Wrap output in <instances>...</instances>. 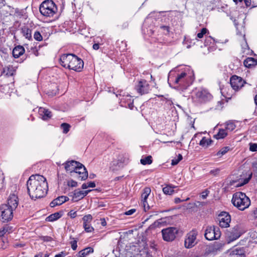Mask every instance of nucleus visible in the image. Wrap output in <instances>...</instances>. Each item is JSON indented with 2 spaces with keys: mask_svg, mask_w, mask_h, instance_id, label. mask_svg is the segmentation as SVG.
<instances>
[{
  "mask_svg": "<svg viewBox=\"0 0 257 257\" xmlns=\"http://www.w3.org/2000/svg\"><path fill=\"white\" fill-rule=\"evenodd\" d=\"M27 188L32 199L43 198L46 195L48 190L47 180L42 175H32L27 182Z\"/></svg>",
  "mask_w": 257,
  "mask_h": 257,
  "instance_id": "1",
  "label": "nucleus"
},
{
  "mask_svg": "<svg viewBox=\"0 0 257 257\" xmlns=\"http://www.w3.org/2000/svg\"><path fill=\"white\" fill-rule=\"evenodd\" d=\"M59 63L63 67L76 72H81L83 68V60L73 54H63L59 58Z\"/></svg>",
  "mask_w": 257,
  "mask_h": 257,
  "instance_id": "2",
  "label": "nucleus"
},
{
  "mask_svg": "<svg viewBox=\"0 0 257 257\" xmlns=\"http://www.w3.org/2000/svg\"><path fill=\"white\" fill-rule=\"evenodd\" d=\"M231 202L234 206L241 211L248 208L250 204L249 198L241 192H236L233 195Z\"/></svg>",
  "mask_w": 257,
  "mask_h": 257,
  "instance_id": "3",
  "label": "nucleus"
},
{
  "mask_svg": "<svg viewBox=\"0 0 257 257\" xmlns=\"http://www.w3.org/2000/svg\"><path fill=\"white\" fill-rule=\"evenodd\" d=\"M58 11L57 7L52 0H46L42 3L39 7L41 15L45 17H53Z\"/></svg>",
  "mask_w": 257,
  "mask_h": 257,
  "instance_id": "4",
  "label": "nucleus"
},
{
  "mask_svg": "<svg viewBox=\"0 0 257 257\" xmlns=\"http://www.w3.org/2000/svg\"><path fill=\"white\" fill-rule=\"evenodd\" d=\"M221 236V231L218 227L208 226L205 231L204 236L207 240L218 239Z\"/></svg>",
  "mask_w": 257,
  "mask_h": 257,
  "instance_id": "5",
  "label": "nucleus"
},
{
  "mask_svg": "<svg viewBox=\"0 0 257 257\" xmlns=\"http://www.w3.org/2000/svg\"><path fill=\"white\" fill-rule=\"evenodd\" d=\"M13 210L7 204H2L0 207V216L3 222H8L13 218Z\"/></svg>",
  "mask_w": 257,
  "mask_h": 257,
  "instance_id": "6",
  "label": "nucleus"
},
{
  "mask_svg": "<svg viewBox=\"0 0 257 257\" xmlns=\"http://www.w3.org/2000/svg\"><path fill=\"white\" fill-rule=\"evenodd\" d=\"M178 233V229L174 227H170L162 230L163 238L166 241L174 240Z\"/></svg>",
  "mask_w": 257,
  "mask_h": 257,
  "instance_id": "7",
  "label": "nucleus"
},
{
  "mask_svg": "<svg viewBox=\"0 0 257 257\" xmlns=\"http://www.w3.org/2000/svg\"><path fill=\"white\" fill-rule=\"evenodd\" d=\"M197 232L195 229H193L188 232L186 236L184 241V245L186 248H190L195 245Z\"/></svg>",
  "mask_w": 257,
  "mask_h": 257,
  "instance_id": "8",
  "label": "nucleus"
},
{
  "mask_svg": "<svg viewBox=\"0 0 257 257\" xmlns=\"http://www.w3.org/2000/svg\"><path fill=\"white\" fill-rule=\"evenodd\" d=\"M79 169L74 170L71 174V176L78 180L83 181L85 180L88 178V172L85 166L82 164V166H78Z\"/></svg>",
  "mask_w": 257,
  "mask_h": 257,
  "instance_id": "9",
  "label": "nucleus"
},
{
  "mask_svg": "<svg viewBox=\"0 0 257 257\" xmlns=\"http://www.w3.org/2000/svg\"><path fill=\"white\" fill-rule=\"evenodd\" d=\"M135 89L139 94L143 95L149 93L150 86L146 80L141 79L135 86Z\"/></svg>",
  "mask_w": 257,
  "mask_h": 257,
  "instance_id": "10",
  "label": "nucleus"
},
{
  "mask_svg": "<svg viewBox=\"0 0 257 257\" xmlns=\"http://www.w3.org/2000/svg\"><path fill=\"white\" fill-rule=\"evenodd\" d=\"M219 225L222 228L228 227L231 221L229 214L226 212H221L218 217Z\"/></svg>",
  "mask_w": 257,
  "mask_h": 257,
  "instance_id": "11",
  "label": "nucleus"
},
{
  "mask_svg": "<svg viewBox=\"0 0 257 257\" xmlns=\"http://www.w3.org/2000/svg\"><path fill=\"white\" fill-rule=\"evenodd\" d=\"M245 82L243 79L236 75H233L230 79V84L235 91H238L244 85Z\"/></svg>",
  "mask_w": 257,
  "mask_h": 257,
  "instance_id": "12",
  "label": "nucleus"
},
{
  "mask_svg": "<svg viewBox=\"0 0 257 257\" xmlns=\"http://www.w3.org/2000/svg\"><path fill=\"white\" fill-rule=\"evenodd\" d=\"M63 165L64 166L66 171H69L70 174H72V172H74V170L79 169V168L78 166H82V164L74 160L66 161Z\"/></svg>",
  "mask_w": 257,
  "mask_h": 257,
  "instance_id": "13",
  "label": "nucleus"
},
{
  "mask_svg": "<svg viewBox=\"0 0 257 257\" xmlns=\"http://www.w3.org/2000/svg\"><path fill=\"white\" fill-rule=\"evenodd\" d=\"M230 255L231 257H245V248L244 247H233Z\"/></svg>",
  "mask_w": 257,
  "mask_h": 257,
  "instance_id": "14",
  "label": "nucleus"
},
{
  "mask_svg": "<svg viewBox=\"0 0 257 257\" xmlns=\"http://www.w3.org/2000/svg\"><path fill=\"white\" fill-rule=\"evenodd\" d=\"M8 203L7 205H9V207H11L13 210H15L19 203V199L18 196L15 194H11L7 200Z\"/></svg>",
  "mask_w": 257,
  "mask_h": 257,
  "instance_id": "15",
  "label": "nucleus"
},
{
  "mask_svg": "<svg viewBox=\"0 0 257 257\" xmlns=\"http://www.w3.org/2000/svg\"><path fill=\"white\" fill-rule=\"evenodd\" d=\"M91 190L80 191L75 190L73 193L72 200L74 202L78 201L86 196Z\"/></svg>",
  "mask_w": 257,
  "mask_h": 257,
  "instance_id": "16",
  "label": "nucleus"
},
{
  "mask_svg": "<svg viewBox=\"0 0 257 257\" xmlns=\"http://www.w3.org/2000/svg\"><path fill=\"white\" fill-rule=\"evenodd\" d=\"M187 80V74L185 72H182L181 74H178L175 78L174 83L180 85L185 86L186 87L189 85V84L186 83Z\"/></svg>",
  "mask_w": 257,
  "mask_h": 257,
  "instance_id": "17",
  "label": "nucleus"
},
{
  "mask_svg": "<svg viewBox=\"0 0 257 257\" xmlns=\"http://www.w3.org/2000/svg\"><path fill=\"white\" fill-rule=\"evenodd\" d=\"M18 67L14 65H8L3 68L2 73L6 74L8 76H12L16 74Z\"/></svg>",
  "mask_w": 257,
  "mask_h": 257,
  "instance_id": "18",
  "label": "nucleus"
},
{
  "mask_svg": "<svg viewBox=\"0 0 257 257\" xmlns=\"http://www.w3.org/2000/svg\"><path fill=\"white\" fill-rule=\"evenodd\" d=\"M39 113L42 116V119L44 120H47L51 118L52 112L48 109L43 107H40L39 110Z\"/></svg>",
  "mask_w": 257,
  "mask_h": 257,
  "instance_id": "19",
  "label": "nucleus"
},
{
  "mask_svg": "<svg viewBox=\"0 0 257 257\" xmlns=\"http://www.w3.org/2000/svg\"><path fill=\"white\" fill-rule=\"evenodd\" d=\"M25 52V49L22 46H18L14 48L13 51V55L15 58H19Z\"/></svg>",
  "mask_w": 257,
  "mask_h": 257,
  "instance_id": "20",
  "label": "nucleus"
},
{
  "mask_svg": "<svg viewBox=\"0 0 257 257\" xmlns=\"http://www.w3.org/2000/svg\"><path fill=\"white\" fill-rule=\"evenodd\" d=\"M243 64L245 67L250 68L257 65V60L251 57H248L244 60Z\"/></svg>",
  "mask_w": 257,
  "mask_h": 257,
  "instance_id": "21",
  "label": "nucleus"
},
{
  "mask_svg": "<svg viewBox=\"0 0 257 257\" xmlns=\"http://www.w3.org/2000/svg\"><path fill=\"white\" fill-rule=\"evenodd\" d=\"M21 33L24 37L29 40H32V31L27 26H24L21 29Z\"/></svg>",
  "mask_w": 257,
  "mask_h": 257,
  "instance_id": "22",
  "label": "nucleus"
},
{
  "mask_svg": "<svg viewBox=\"0 0 257 257\" xmlns=\"http://www.w3.org/2000/svg\"><path fill=\"white\" fill-rule=\"evenodd\" d=\"M93 248L91 247H86L79 251L76 255L77 257H85L89 253L93 252Z\"/></svg>",
  "mask_w": 257,
  "mask_h": 257,
  "instance_id": "23",
  "label": "nucleus"
},
{
  "mask_svg": "<svg viewBox=\"0 0 257 257\" xmlns=\"http://www.w3.org/2000/svg\"><path fill=\"white\" fill-rule=\"evenodd\" d=\"M232 97H225L222 98L220 100L217 101V105L216 106V109H221L223 107L224 105L227 104Z\"/></svg>",
  "mask_w": 257,
  "mask_h": 257,
  "instance_id": "24",
  "label": "nucleus"
},
{
  "mask_svg": "<svg viewBox=\"0 0 257 257\" xmlns=\"http://www.w3.org/2000/svg\"><path fill=\"white\" fill-rule=\"evenodd\" d=\"M227 135V133L226 130L220 128L218 132L214 135V138L217 140L222 139L226 137Z\"/></svg>",
  "mask_w": 257,
  "mask_h": 257,
  "instance_id": "25",
  "label": "nucleus"
},
{
  "mask_svg": "<svg viewBox=\"0 0 257 257\" xmlns=\"http://www.w3.org/2000/svg\"><path fill=\"white\" fill-rule=\"evenodd\" d=\"M62 216V214L59 212H55L54 213H53L51 215H50L49 216H48L46 218V221H55L59 218H60Z\"/></svg>",
  "mask_w": 257,
  "mask_h": 257,
  "instance_id": "26",
  "label": "nucleus"
},
{
  "mask_svg": "<svg viewBox=\"0 0 257 257\" xmlns=\"http://www.w3.org/2000/svg\"><path fill=\"white\" fill-rule=\"evenodd\" d=\"M176 188V186L169 185L163 188V191L165 194L170 195L174 193V188Z\"/></svg>",
  "mask_w": 257,
  "mask_h": 257,
  "instance_id": "27",
  "label": "nucleus"
},
{
  "mask_svg": "<svg viewBox=\"0 0 257 257\" xmlns=\"http://www.w3.org/2000/svg\"><path fill=\"white\" fill-rule=\"evenodd\" d=\"M238 226L236 225L234 226L231 232L232 240H236L240 236V233L238 232Z\"/></svg>",
  "mask_w": 257,
  "mask_h": 257,
  "instance_id": "28",
  "label": "nucleus"
},
{
  "mask_svg": "<svg viewBox=\"0 0 257 257\" xmlns=\"http://www.w3.org/2000/svg\"><path fill=\"white\" fill-rule=\"evenodd\" d=\"M213 142V141L209 139H207L205 137H203L201 140L200 141L199 145L202 147H208L210 146L211 143Z\"/></svg>",
  "mask_w": 257,
  "mask_h": 257,
  "instance_id": "29",
  "label": "nucleus"
},
{
  "mask_svg": "<svg viewBox=\"0 0 257 257\" xmlns=\"http://www.w3.org/2000/svg\"><path fill=\"white\" fill-rule=\"evenodd\" d=\"M151 191V189L149 187L145 188L141 195L142 200H147Z\"/></svg>",
  "mask_w": 257,
  "mask_h": 257,
  "instance_id": "30",
  "label": "nucleus"
},
{
  "mask_svg": "<svg viewBox=\"0 0 257 257\" xmlns=\"http://www.w3.org/2000/svg\"><path fill=\"white\" fill-rule=\"evenodd\" d=\"M229 150L230 148L229 147H223L220 150H219L216 154H214V156H216L218 158H220L223 155L227 153Z\"/></svg>",
  "mask_w": 257,
  "mask_h": 257,
  "instance_id": "31",
  "label": "nucleus"
},
{
  "mask_svg": "<svg viewBox=\"0 0 257 257\" xmlns=\"http://www.w3.org/2000/svg\"><path fill=\"white\" fill-rule=\"evenodd\" d=\"M141 163L144 165H150L152 163V157L151 156H148L144 158L141 159Z\"/></svg>",
  "mask_w": 257,
  "mask_h": 257,
  "instance_id": "32",
  "label": "nucleus"
},
{
  "mask_svg": "<svg viewBox=\"0 0 257 257\" xmlns=\"http://www.w3.org/2000/svg\"><path fill=\"white\" fill-rule=\"evenodd\" d=\"M209 93L207 89L205 88H200L198 90L196 96H208Z\"/></svg>",
  "mask_w": 257,
  "mask_h": 257,
  "instance_id": "33",
  "label": "nucleus"
},
{
  "mask_svg": "<svg viewBox=\"0 0 257 257\" xmlns=\"http://www.w3.org/2000/svg\"><path fill=\"white\" fill-rule=\"evenodd\" d=\"M56 200H57V202L59 205L62 204L63 203L66 202V201L69 200V198L65 196H61L58 197L55 199Z\"/></svg>",
  "mask_w": 257,
  "mask_h": 257,
  "instance_id": "34",
  "label": "nucleus"
},
{
  "mask_svg": "<svg viewBox=\"0 0 257 257\" xmlns=\"http://www.w3.org/2000/svg\"><path fill=\"white\" fill-rule=\"evenodd\" d=\"M248 177L244 179L242 182L238 183V184H237L236 185V186L240 187V186H242L247 184L249 181V180L251 179L252 176V173L251 172H249L248 174Z\"/></svg>",
  "mask_w": 257,
  "mask_h": 257,
  "instance_id": "35",
  "label": "nucleus"
},
{
  "mask_svg": "<svg viewBox=\"0 0 257 257\" xmlns=\"http://www.w3.org/2000/svg\"><path fill=\"white\" fill-rule=\"evenodd\" d=\"M215 43V40L211 36L206 37L204 45L206 46H210L211 44L213 45Z\"/></svg>",
  "mask_w": 257,
  "mask_h": 257,
  "instance_id": "36",
  "label": "nucleus"
},
{
  "mask_svg": "<svg viewBox=\"0 0 257 257\" xmlns=\"http://www.w3.org/2000/svg\"><path fill=\"white\" fill-rule=\"evenodd\" d=\"M71 126L67 123H63L61 124V128L63 130L64 134H67L70 130Z\"/></svg>",
  "mask_w": 257,
  "mask_h": 257,
  "instance_id": "37",
  "label": "nucleus"
},
{
  "mask_svg": "<svg viewBox=\"0 0 257 257\" xmlns=\"http://www.w3.org/2000/svg\"><path fill=\"white\" fill-rule=\"evenodd\" d=\"M236 125L232 121L227 122L226 123L225 130H229V131H232L235 128Z\"/></svg>",
  "mask_w": 257,
  "mask_h": 257,
  "instance_id": "38",
  "label": "nucleus"
},
{
  "mask_svg": "<svg viewBox=\"0 0 257 257\" xmlns=\"http://www.w3.org/2000/svg\"><path fill=\"white\" fill-rule=\"evenodd\" d=\"M154 14H155V13H151L146 18V19L145 20V22H144V27H145L150 22H153V16H154Z\"/></svg>",
  "mask_w": 257,
  "mask_h": 257,
  "instance_id": "39",
  "label": "nucleus"
},
{
  "mask_svg": "<svg viewBox=\"0 0 257 257\" xmlns=\"http://www.w3.org/2000/svg\"><path fill=\"white\" fill-rule=\"evenodd\" d=\"M207 33H209L208 30L206 28H203L201 30V31L197 34V37L198 38H202Z\"/></svg>",
  "mask_w": 257,
  "mask_h": 257,
  "instance_id": "40",
  "label": "nucleus"
},
{
  "mask_svg": "<svg viewBox=\"0 0 257 257\" xmlns=\"http://www.w3.org/2000/svg\"><path fill=\"white\" fill-rule=\"evenodd\" d=\"M82 220L83 224L89 223L92 220V217L90 214L86 215L83 216Z\"/></svg>",
  "mask_w": 257,
  "mask_h": 257,
  "instance_id": "41",
  "label": "nucleus"
},
{
  "mask_svg": "<svg viewBox=\"0 0 257 257\" xmlns=\"http://www.w3.org/2000/svg\"><path fill=\"white\" fill-rule=\"evenodd\" d=\"M83 225L85 231L87 232H91L94 230L93 227L89 223L83 224Z\"/></svg>",
  "mask_w": 257,
  "mask_h": 257,
  "instance_id": "42",
  "label": "nucleus"
},
{
  "mask_svg": "<svg viewBox=\"0 0 257 257\" xmlns=\"http://www.w3.org/2000/svg\"><path fill=\"white\" fill-rule=\"evenodd\" d=\"M3 228L4 229V230L6 233H7L9 234L12 232L13 231V227L8 224L5 225L3 227Z\"/></svg>",
  "mask_w": 257,
  "mask_h": 257,
  "instance_id": "43",
  "label": "nucleus"
},
{
  "mask_svg": "<svg viewBox=\"0 0 257 257\" xmlns=\"http://www.w3.org/2000/svg\"><path fill=\"white\" fill-rule=\"evenodd\" d=\"M67 184L69 187H75L78 186L77 182L72 179L68 180L67 182Z\"/></svg>",
  "mask_w": 257,
  "mask_h": 257,
  "instance_id": "44",
  "label": "nucleus"
},
{
  "mask_svg": "<svg viewBox=\"0 0 257 257\" xmlns=\"http://www.w3.org/2000/svg\"><path fill=\"white\" fill-rule=\"evenodd\" d=\"M34 38L36 40H37L38 41H40L42 40V39H43L41 34L38 31H36L34 33Z\"/></svg>",
  "mask_w": 257,
  "mask_h": 257,
  "instance_id": "45",
  "label": "nucleus"
},
{
  "mask_svg": "<svg viewBox=\"0 0 257 257\" xmlns=\"http://www.w3.org/2000/svg\"><path fill=\"white\" fill-rule=\"evenodd\" d=\"M249 151L251 152H256L257 151V144L250 143L249 144Z\"/></svg>",
  "mask_w": 257,
  "mask_h": 257,
  "instance_id": "46",
  "label": "nucleus"
},
{
  "mask_svg": "<svg viewBox=\"0 0 257 257\" xmlns=\"http://www.w3.org/2000/svg\"><path fill=\"white\" fill-rule=\"evenodd\" d=\"M141 203L144 207L145 211H147L149 209L150 206L148 205L147 200H141Z\"/></svg>",
  "mask_w": 257,
  "mask_h": 257,
  "instance_id": "47",
  "label": "nucleus"
},
{
  "mask_svg": "<svg viewBox=\"0 0 257 257\" xmlns=\"http://www.w3.org/2000/svg\"><path fill=\"white\" fill-rule=\"evenodd\" d=\"M160 29L164 31V33L165 35H168L169 33L170 27L167 26H161Z\"/></svg>",
  "mask_w": 257,
  "mask_h": 257,
  "instance_id": "48",
  "label": "nucleus"
},
{
  "mask_svg": "<svg viewBox=\"0 0 257 257\" xmlns=\"http://www.w3.org/2000/svg\"><path fill=\"white\" fill-rule=\"evenodd\" d=\"M40 239L46 242L51 241L53 239L51 237L49 236H42L41 237H40Z\"/></svg>",
  "mask_w": 257,
  "mask_h": 257,
  "instance_id": "49",
  "label": "nucleus"
},
{
  "mask_svg": "<svg viewBox=\"0 0 257 257\" xmlns=\"http://www.w3.org/2000/svg\"><path fill=\"white\" fill-rule=\"evenodd\" d=\"M220 172V169L219 168H216L215 169L211 170L209 172V174L213 175L214 176H216L218 175Z\"/></svg>",
  "mask_w": 257,
  "mask_h": 257,
  "instance_id": "50",
  "label": "nucleus"
},
{
  "mask_svg": "<svg viewBox=\"0 0 257 257\" xmlns=\"http://www.w3.org/2000/svg\"><path fill=\"white\" fill-rule=\"evenodd\" d=\"M77 241L76 240H74L70 242L71 248L73 250H75L77 249Z\"/></svg>",
  "mask_w": 257,
  "mask_h": 257,
  "instance_id": "51",
  "label": "nucleus"
},
{
  "mask_svg": "<svg viewBox=\"0 0 257 257\" xmlns=\"http://www.w3.org/2000/svg\"><path fill=\"white\" fill-rule=\"evenodd\" d=\"M68 215L71 218H74L77 216V212L71 210L68 212Z\"/></svg>",
  "mask_w": 257,
  "mask_h": 257,
  "instance_id": "52",
  "label": "nucleus"
},
{
  "mask_svg": "<svg viewBox=\"0 0 257 257\" xmlns=\"http://www.w3.org/2000/svg\"><path fill=\"white\" fill-rule=\"evenodd\" d=\"M209 191L207 190H205L202 192L201 195V197L203 199H206L207 196L208 195Z\"/></svg>",
  "mask_w": 257,
  "mask_h": 257,
  "instance_id": "53",
  "label": "nucleus"
},
{
  "mask_svg": "<svg viewBox=\"0 0 257 257\" xmlns=\"http://www.w3.org/2000/svg\"><path fill=\"white\" fill-rule=\"evenodd\" d=\"M189 198H187L186 199L181 200L180 198L177 197L175 198L174 202L175 203H179L184 201H188L189 200Z\"/></svg>",
  "mask_w": 257,
  "mask_h": 257,
  "instance_id": "54",
  "label": "nucleus"
},
{
  "mask_svg": "<svg viewBox=\"0 0 257 257\" xmlns=\"http://www.w3.org/2000/svg\"><path fill=\"white\" fill-rule=\"evenodd\" d=\"M58 202H57V200H56V199H54L50 203V207H54L56 206H58Z\"/></svg>",
  "mask_w": 257,
  "mask_h": 257,
  "instance_id": "55",
  "label": "nucleus"
},
{
  "mask_svg": "<svg viewBox=\"0 0 257 257\" xmlns=\"http://www.w3.org/2000/svg\"><path fill=\"white\" fill-rule=\"evenodd\" d=\"M136 210L135 209H131L127 211H126L124 214L126 215H131L133 214L134 213L136 212Z\"/></svg>",
  "mask_w": 257,
  "mask_h": 257,
  "instance_id": "56",
  "label": "nucleus"
},
{
  "mask_svg": "<svg viewBox=\"0 0 257 257\" xmlns=\"http://www.w3.org/2000/svg\"><path fill=\"white\" fill-rule=\"evenodd\" d=\"M179 162L178 159H174L172 160L171 164L173 166H175L178 164Z\"/></svg>",
  "mask_w": 257,
  "mask_h": 257,
  "instance_id": "57",
  "label": "nucleus"
},
{
  "mask_svg": "<svg viewBox=\"0 0 257 257\" xmlns=\"http://www.w3.org/2000/svg\"><path fill=\"white\" fill-rule=\"evenodd\" d=\"M88 187L91 188H94L95 187V183L94 182H89L87 183Z\"/></svg>",
  "mask_w": 257,
  "mask_h": 257,
  "instance_id": "58",
  "label": "nucleus"
},
{
  "mask_svg": "<svg viewBox=\"0 0 257 257\" xmlns=\"http://www.w3.org/2000/svg\"><path fill=\"white\" fill-rule=\"evenodd\" d=\"M246 7H249L251 5V0H244Z\"/></svg>",
  "mask_w": 257,
  "mask_h": 257,
  "instance_id": "59",
  "label": "nucleus"
},
{
  "mask_svg": "<svg viewBox=\"0 0 257 257\" xmlns=\"http://www.w3.org/2000/svg\"><path fill=\"white\" fill-rule=\"evenodd\" d=\"M99 44L98 43H95L94 44H93V49L95 50H97L99 49Z\"/></svg>",
  "mask_w": 257,
  "mask_h": 257,
  "instance_id": "60",
  "label": "nucleus"
},
{
  "mask_svg": "<svg viewBox=\"0 0 257 257\" xmlns=\"http://www.w3.org/2000/svg\"><path fill=\"white\" fill-rule=\"evenodd\" d=\"M101 224L103 226H105L106 225V222L104 218L101 219Z\"/></svg>",
  "mask_w": 257,
  "mask_h": 257,
  "instance_id": "61",
  "label": "nucleus"
},
{
  "mask_svg": "<svg viewBox=\"0 0 257 257\" xmlns=\"http://www.w3.org/2000/svg\"><path fill=\"white\" fill-rule=\"evenodd\" d=\"M6 233L3 228V229L0 230V237L3 236Z\"/></svg>",
  "mask_w": 257,
  "mask_h": 257,
  "instance_id": "62",
  "label": "nucleus"
},
{
  "mask_svg": "<svg viewBox=\"0 0 257 257\" xmlns=\"http://www.w3.org/2000/svg\"><path fill=\"white\" fill-rule=\"evenodd\" d=\"M88 185H87V183H83L81 186V188L82 189H87V188H88V187L87 186Z\"/></svg>",
  "mask_w": 257,
  "mask_h": 257,
  "instance_id": "63",
  "label": "nucleus"
},
{
  "mask_svg": "<svg viewBox=\"0 0 257 257\" xmlns=\"http://www.w3.org/2000/svg\"><path fill=\"white\" fill-rule=\"evenodd\" d=\"M127 106L128 108H130L131 109H132L134 107L133 103V102H130L127 103Z\"/></svg>",
  "mask_w": 257,
  "mask_h": 257,
  "instance_id": "64",
  "label": "nucleus"
}]
</instances>
